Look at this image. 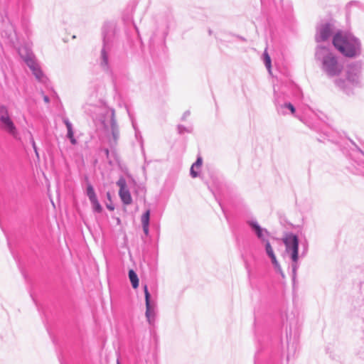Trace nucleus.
<instances>
[{
	"label": "nucleus",
	"instance_id": "nucleus-1",
	"mask_svg": "<svg viewBox=\"0 0 364 364\" xmlns=\"http://www.w3.org/2000/svg\"><path fill=\"white\" fill-rule=\"evenodd\" d=\"M314 59L321 72L329 78L340 75L343 70V63L329 45L318 44Z\"/></svg>",
	"mask_w": 364,
	"mask_h": 364
},
{
	"label": "nucleus",
	"instance_id": "nucleus-2",
	"mask_svg": "<svg viewBox=\"0 0 364 364\" xmlns=\"http://www.w3.org/2000/svg\"><path fill=\"white\" fill-rule=\"evenodd\" d=\"M117 31V25L113 22H106L102 28V47L100 50V66L108 74L112 73L111 57L115 51Z\"/></svg>",
	"mask_w": 364,
	"mask_h": 364
},
{
	"label": "nucleus",
	"instance_id": "nucleus-3",
	"mask_svg": "<svg viewBox=\"0 0 364 364\" xmlns=\"http://www.w3.org/2000/svg\"><path fill=\"white\" fill-rule=\"evenodd\" d=\"M332 43L344 57L356 58L362 54L361 41L350 32L338 30L333 36Z\"/></svg>",
	"mask_w": 364,
	"mask_h": 364
},
{
	"label": "nucleus",
	"instance_id": "nucleus-4",
	"mask_svg": "<svg viewBox=\"0 0 364 364\" xmlns=\"http://www.w3.org/2000/svg\"><path fill=\"white\" fill-rule=\"evenodd\" d=\"M362 63L360 61L349 64L346 69V78L335 80L336 85L348 95L353 94V89L360 83Z\"/></svg>",
	"mask_w": 364,
	"mask_h": 364
},
{
	"label": "nucleus",
	"instance_id": "nucleus-5",
	"mask_svg": "<svg viewBox=\"0 0 364 364\" xmlns=\"http://www.w3.org/2000/svg\"><path fill=\"white\" fill-rule=\"evenodd\" d=\"M100 121L104 129L110 131L112 137L109 139V144L111 147L117 145L119 138V130L115 119V112L112 108H104L100 113Z\"/></svg>",
	"mask_w": 364,
	"mask_h": 364
},
{
	"label": "nucleus",
	"instance_id": "nucleus-6",
	"mask_svg": "<svg viewBox=\"0 0 364 364\" xmlns=\"http://www.w3.org/2000/svg\"><path fill=\"white\" fill-rule=\"evenodd\" d=\"M338 30L333 20H321L316 27V42L320 43L327 41L331 37L333 38Z\"/></svg>",
	"mask_w": 364,
	"mask_h": 364
},
{
	"label": "nucleus",
	"instance_id": "nucleus-7",
	"mask_svg": "<svg viewBox=\"0 0 364 364\" xmlns=\"http://www.w3.org/2000/svg\"><path fill=\"white\" fill-rule=\"evenodd\" d=\"M0 129L16 139H19L18 129L11 118L8 107L4 105H0Z\"/></svg>",
	"mask_w": 364,
	"mask_h": 364
},
{
	"label": "nucleus",
	"instance_id": "nucleus-8",
	"mask_svg": "<svg viewBox=\"0 0 364 364\" xmlns=\"http://www.w3.org/2000/svg\"><path fill=\"white\" fill-rule=\"evenodd\" d=\"M18 53L26 65L31 69L36 78L39 82H43L44 74L36 62L33 53L26 47L20 48Z\"/></svg>",
	"mask_w": 364,
	"mask_h": 364
},
{
	"label": "nucleus",
	"instance_id": "nucleus-9",
	"mask_svg": "<svg viewBox=\"0 0 364 364\" xmlns=\"http://www.w3.org/2000/svg\"><path fill=\"white\" fill-rule=\"evenodd\" d=\"M282 240L289 256L299 255V240L296 235L292 232H285Z\"/></svg>",
	"mask_w": 364,
	"mask_h": 364
},
{
	"label": "nucleus",
	"instance_id": "nucleus-10",
	"mask_svg": "<svg viewBox=\"0 0 364 364\" xmlns=\"http://www.w3.org/2000/svg\"><path fill=\"white\" fill-rule=\"evenodd\" d=\"M350 156L353 167L351 168V171L355 174L364 176V151L355 146V149L353 150Z\"/></svg>",
	"mask_w": 364,
	"mask_h": 364
},
{
	"label": "nucleus",
	"instance_id": "nucleus-11",
	"mask_svg": "<svg viewBox=\"0 0 364 364\" xmlns=\"http://www.w3.org/2000/svg\"><path fill=\"white\" fill-rule=\"evenodd\" d=\"M144 291L145 296L146 312L145 316L148 323L150 325H154L156 318V305L154 302L151 301V294L149 291L146 284L144 286Z\"/></svg>",
	"mask_w": 364,
	"mask_h": 364
},
{
	"label": "nucleus",
	"instance_id": "nucleus-12",
	"mask_svg": "<svg viewBox=\"0 0 364 364\" xmlns=\"http://www.w3.org/2000/svg\"><path fill=\"white\" fill-rule=\"evenodd\" d=\"M117 186L119 188V196L124 205H128L132 203V198L131 193L127 186L126 179L123 176H120L116 182Z\"/></svg>",
	"mask_w": 364,
	"mask_h": 364
},
{
	"label": "nucleus",
	"instance_id": "nucleus-13",
	"mask_svg": "<svg viewBox=\"0 0 364 364\" xmlns=\"http://www.w3.org/2000/svg\"><path fill=\"white\" fill-rule=\"evenodd\" d=\"M86 195L90 201L93 211L100 213L102 211V207L100 205L95 192V189L90 183H87Z\"/></svg>",
	"mask_w": 364,
	"mask_h": 364
},
{
	"label": "nucleus",
	"instance_id": "nucleus-14",
	"mask_svg": "<svg viewBox=\"0 0 364 364\" xmlns=\"http://www.w3.org/2000/svg\"><path fill=\"white\" fill-rule=\"evenodd\" d=\"M247 224L261 242H263L267 240L266 236L269 235V232L267 229L262 228L257 220H249L247 221Z\"/></svg>",
	"mask_w": 364,
	"mask_h": 364
},
{
	"label": "nucleus",
	"instance_id": "nucleus-15",
	"mask_svg": "<svg viewBox=\"0 0 364 364\" xmlns=\"http://www.w3.org/2000/svg\"><path fill=\"white\" fill-rule=\"evenodd\" d=\"M274 104L279 114L286 115L287 114V109H289L292 114H294L296 112V109L294 105L291 102H284L283 104H280L275 101Z\"/></svg>",
	"mask_w": 364,
	"mask_h": 364
},
{
	"label": "nucleus",
	"instance_id": "nucleus-16",
	"mask_svg": "<svg viewBox=\"0 0 364 364\" xmlns=\"http://www.w3.org/2000/svg\"><path fill=\"white\" fill-rule=\"evenodd\" d=\"M63 122L67 128V138L70 140V143L73 145L77 144V139L74 136V131H73L72 123L70 122L69 119L67 117L63 118Z\"/></svg>",
	"mask_w": 364,
	"mask_h": 364
},
{
	"label": "nucleus",
	"instance_id": "nucleus-17",
	"mask_svg": "<svg viewBox=\"0 0 364 364\" xmlns=\"http://www.w3.org/2000/svg\"><path fill=\"white\" fill-rule=\"evenodd\" d=\"M150 215L151 211L148 209L143 213L141 218L143 232L146 236L149 234Z\"/></svg>",
	"mask_w": 364,
	"mask_h": 364
},
{
	"label": "nucleus",
	"instance_id": "nucleus-18",
	"mask_svg": "<svg viewBox=\"0 0 364 364\" xmlns=\"http://www.w3.org/2000/svg\"><path fill=\"white\" fill-rule=\"evenodd\" d=\"M289 257L291 261V267L292 282H293V283H294L296 281L297 270L299 267V255H294V256L291 255V256H289Z\"/></svg>",
	"mask_w": 364,
	"mask_h": 364
},
{
	"label": "nucleus",
	"instance_id": "nucleus-19",
	"mask_svg": "<svg viewBox=\"0 0 364 364\" xmlns=\"http://www.w3.org/2000/svg\"><path fill=\"white\" fill-rule=\"evenodd\" d=\"M333 132L322 131L320 136L317 138L319 142L325 143L326 141L337 144V141L334 138Z\"/></svg>",
	"mask_w": 364,
	"mask_h": 364
},
{
	"label": "nucleus",
	"instance_id": "nucleus-20",
	"mask_svg": "<svg viewBox=\"0 0 364 364\" xmlns=\"http://www.w3.org/2000/svg\"><path fill=\"white\" fill-rule=\"evenodd\" d=\"M203 164V159L198 156L196 161L192 164L190 169V175L192 178H196L199 176V171H194V168L200 169Z\"/></svg>",
	"mask_w": 364,
	"mask_h": 364
},
{
	"label": "nucleus",
	"instance_id": "nucleus-21",
	"mask_svg": "<svg viewBox=\"0 0 364 364\" xmlns=\"http://www.w3.org/2000/svg\"><path fill=\"white\" fill-rule=\"evenodd\" d=\"M129 279L134 289L139 287V278L134 269H129L128 272Z\"/></svg>",
	"mask_w": 364,
	"mask_h": 364
},
{
	"label": "nucleus",
	"instance_id": "nucleus-22",
	"mask_svg": "<svg viewBox=\"0 0 364 364\" xmlns=\"http://www.w3.org/2000/svg\"><path fill=\"white\" fill-rule=\"evenodd\" d=\"M269 258L271 259V262L274 266L275 271L279 273L282 275V277H284V272L282 269V267H281L279 262L277 259L276 255H274L273 256H271V257H269Z\"/></svg>",
	"mask_w": 364,
	"mask_h": 364
},
{
	"label": "nucleus",
	"instance_id": "nucleus-23",
	"mask_svg": "<svg viewBox=\"0 0 364 364\" xmlns=\"http://www.w3.org/2000/svg\"><path fill=\"white\" fill-rule=\"evenodd\" d=\"M178 133L179 134H183L184 133H191L193 132V127H185L181 124H178L177 127Z\"/></svg>",
	"mask_w": 364,
	"mask_h": 364
},
{
	"label": "nucleus",
	"instance_id": "nucleus-24",
	"mask_svg": "<svg viewBox=\"0 0 364 364\" xmlns=\"http://www.w3.org/2000/svg\"><path fill=\"white\" fill-rule=\"evenodd\" d=\"M263 60H264V63L266 68H267V70L269 71H270L271 66H272L271 58L266 50L263 53Z\"/></svg>",
	"mask_w": 364,
	"mask_h": 364
},
{
	"label": "nucleus",
	"instance_id": "nucleus-25",
	"mask_svg": "<svg viewBox=\"0 0 364 364\" xmlns=\"http://www.w3.org/2000/svg\"><path fill=\"white\" fill-rule=\"evenodd\" d=\"M264 242L265 243V252H266V254L267 255V256L269 257L271 256L274 255L275 254L274 252L273 248L271 246V244L269 242V240H267Z\"/></svg>",
	"mask_w": 364,
	"mask_h": 364
},
{
	"label": "nucleus",
	"instance_id": "nucleus-26",
	"mask_svg": "<svg viewBox=\"0 0 364 364\" xmlns=\"http://www.w3.org/2000/svg\"><path fill=\"white\" fill-rule=\"evenodd\" d=\"M29 134H30V142L33 146V149L35 151V154H36V156L38 159H39V154H38V148L36 146V142L34 141V139L33 137V135L31 134V132H29Z\"/></svg>",
	"mask_w": 364,
	"mask_h": 364
},
{
	"label": "nucleus",
	"instance_id": "nucleus-27",
	"mask_svg": "<svg viewBox=\"0 0 364 364\" xmlns=\"http://www.w3.org/2000/svg\"><path fill=\"white\" fill-rule=\"evenodd\" d=\"M307 252H308V243L306 242V244L304 245V246H303L301 257H304L306 255Z\"/></svg>",
	"mask_w": 364,
	"mask_h": 364
},
{
	"label": "nucleus",
	"instance_id": "nucleus-28",
	"mask_svg": "<svg viewBox=\"0 0 364 364\" xmlns=\"http://www.w3.org/2000/svg\"><path fill=\"white\" fill-rule=\"evenodd\" d=\"M132 126H133V127H134V130H135V136H136V137L137 139H138L139 136L140 137H141V136H140V132L136 129V124H135V123H134V122L133 120H132Z\"/></svg>",
	"mask_w": 364,
	"mask_h": 364
},
{
	"label": "nucleus",
	"instance_id": "nucleus-29",
	"mask_svg": "<svg viewBox=\"0 0 364 364\" xmlns=\"http://www.w3.org/2000/svg\"><path fill=\"white\" fill-rule=\"evenodd\" d=\"M308 127H309L311 129L314 130V132H320V129H319L318 128V127H317V126H316V125H314V124H308Z\"/></svg>",
	"mask_w": 364,
	"mask_h": 364
},
{
	"label": "nucleus",
	"instance_id": "nucleus-30",
	"mask_svg": "<svg viewBox=\"0 0 364 364\" xmlns=\"http://www.w3.org/2000/svg\"><path fill=\"white\" fill-rule=\"evenodd\" d=\"M190 114H191L190 111H188V110L186 111L183 114V116L181 117V120L185 121L186 119V118L190 115Z\"/></svg>",
	"mask_w": 364,
	"mask_h": 364
},
{
	"label": "nucleus",
	"instance_id": "nucleus-31",
	"mask_svg": "<svg viewBox=\"0 0 364 364\" xmlns=\"http://www.w3.org/2000/svg\"><path fill=\"white\" fill-rule=\"evenodd\" d=\"M106 207L109 210H114V206L113 205V204L112 203H107L106 204Z\"/></svg>",
	"mask_w": 364,
	"mask_h": 364
},
{
	"label": "nucleus",
	"instance_id": "nucleus-32",
	"mask_svg": "<svg viewBox=\"0 0 364 364\" xmlns=\"http://www.w3.org/2000/svg\"><path fill=\"white\" fill-rule=\"evenodd\" d=\"M43 100H44V102H45L46 103H49V102H50V98H49V97H48V96H47V95H44V96H43Z\"/></svg>",
	"mask_w": 364,
	"mask_h": 364
},
{
	"label": "nucleus",
	"instance_id": "nucleus-33",
	"mask_svg": "<svg viewBox=\"0 0 364 364\" xmlns=\"http://www.w3.org/2000/svg\"><path fill=\"white\" fill-rule=\"evenodd\" d=\"M104 151H105V154H106L107 158H108V157H109V149H105V150H104Z\"/></svg>",
	"mask_w": 364,
	"mask_h": 364
},
{
	"label": "nucleus",
	"instance_id": "nucleus-34",
	"mask_svg": "<svg viewBox=\"0 0 364 364\" xmlns=\"http://www.w3.org/2000/svg\"><path fill=\"white\" fill-rule=\"evenodd\" d=\"M290 353H291V347H290V346H289V347H288L287 360H289V359Z\"/></svg>",
	"mask_w": 364,
	"mask_h": 364
},
{
	"label": "nucleus",
	"instance_id": "nucleus-35",
	"mask_svg": "<svg viewBox=\"0 0 364 364\" xmlns=\"http://www.w3.org/2000/svg\"><path fill=\"white\" fill-rule=\"evenodd\" d=\"M107 199H108L109 200H110V201H111V194H110V193H109V192H107Z\"/></svg>",
	"mask_w": 364,
	"mask_h": 364
},
{
	"label": "nucleus",
	"instance_id": "nucleus-36",
	"mask_svg": "<svg viewBox=\"0 0 364 364\" xmlns=\"http://www.w3.org/2000/svg\"><path fill=\"white\" fill-rule=\"evenodd\" d=\"M208 33H209V35L212 34V31L210 29L208 31Z\"/></svg>",
	"mask_w": 364,
	"mask_h": 364
},
{
	"label": "nucleus",
	"instance_id": "nucleus-37",
	"mask_svg": "<svg viewBox=\"0 0 364 364\" xmlns=\"http://www.w3.org/2000/svg\"><path fill=\"white\" fill-rule=\"evenodd\" d=\"M194 171H200V169L194 168Z\"/></svg>",
	"mask_w": 364,
	"mask_h": 364
},
{
	"label": "nucleus",
	"instance_id": "nucleus-38",
	"mask_svg": "<svg viewBox=\"0 0 364 364\" xmlns=\"http://www.w3.org/2000/svg\"><path fill=\"white\" fill-rule=\"evenodd\" d=\"M117 364H120L119 361H117Z\"/></svg>",
	"mask_w": 364,
	"mask_h": 364
}]
</instances>
